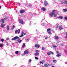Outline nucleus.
Returning <instances> with one entry per match:
<instances>
[{"instance_id":"nucleus-1","label":"nucleus","mask_w":67,"mask_h":67,"mask_svg":"<svg viewBox=\"0 0 67 67\" xmlns=\"http://www.w3.org/2000/svg\"><path fill=\"white\" fill-rule=\"evenodd\" d=\"M50 16H53V15H54V17H57V14H55L53 13H51L50 14Z\"/></svg>"},{"instance_id":"nucleus-2","label":"nucleus","mask_w":67,"mask_h":67,"mask_svg":"<svg viewBox=\"0 0 67 67\" xmlns=\"http://www.w3.org/2000/svg\"><path fill=\"white\" fill-rule=\"evenodd\" d=\"M65 1L64 2L63 1V0H61L60 1V2H61V4H63L64 3L65 4H67V1L65 0Z\"/></svg>"},{"instance_id":"nucleus-3","label":"nucleus","mask_w":67,"mask_h":67,"mask_svg":"<svg viewBox=\"0 0 67 67\" xmlns=\"http://www.w3.org/2000/svg\"><path fill=\"white\" fill-rule=\"evenodd\" d=\"M19 38V37L18 36H15V37L14 38H13L12 39V41H14V40H17V39H18Z\"/></svg>"},{"instance_id":"nucleus-4","label":"nucleus","mask_w":67,"mask_h":67,"mask_svg":"<svg viewBox=\"0 0 67 67\" xmlns=\"http://www.w3.org/2000/svg\"><path fill=\"white\" fill-rule=\"evenodd\" d=\"M19 21L20 23H21L22 24H24V21L23 20H22V19H20Z\"/></svg>"},{"instance_id":"nucleus-5","label":"nucleus","mask_w":67,"mask_h":67,"mask_svg":"<svg viewBox=\"0 0 67 67\" xmlns=\"http://www.w3.org/2000/svg\"><path fill=\"white\" fill-rule=\"evenodd\" d=\"M35 47H37V48H40V45H38V44H36L35 45Z\"/></svg>"},{"instance_id":"nucleus-6","label":"nucleus","mask_w":67,"mask_h":67,"mask_svg":"<svg viewBox=\"0 0 67 67\" xmlns=\"http://www.w3.org/2000/svg\"><path fill=\"white\" fill-rule=\"evenodd\" d=\"M49 66V64H44V67H48Z\"/></svg>"},{"instance_id":"nucleus-7","label":"nucleus","mask_w":67,"mask_h":67,"mask_svg":"<svg viewBox=\"0 0 67 67\" xmlns=\"http://www.w3.org/2000/svg\"><path fill=\"white\" fill-rule=\"evenodd\" d=\"M48 4V3H47V1H44V4L45 6H47Z\"/></svg>"},{"instance_id":"nucleus-8","label":"nucleus","mask_w":67,"mask_h":67,"mask_svg":"<svg viewBox=\"0 0 67 67\" xmlns=\"http://www.w3.org/2000/svg\"><path fill=\"white\" fill-rule=\"evenodd\" d=\"M25 11L24 10H21L20 12V13H24Z\"/></svg>"},{"instance_id":"nucleus-9","label":"nucleus","mask_w":67,"mask_h":67,"mask_svg":"<svg viewBox=\"0 0 67 67\" xmlns=\"http://www.w3.org/2000/svg\"><path fill=\"white\" fill-rule=\"evenodd\" d=\"M59 29L60 30H63V28L62 27V25H59Z\"/></svg>"},{"instance_id":"nucleus-10","label":"nucleus","mask_w":67,"mask_h":67,"mask_svg":"<svg viewBox=\"0 0 67 67\" xmlns=\"http://www.w3.org/2000/svg\"><path fill=\"white\" fill-rule=\"evenodd\" d=\"M41 10L43 11H45L46 10V8L44 7H42L41 8Z\"/></svg>"},{"instance_id":"nucleus-11","label":"nucleus","mask_w":67,"mask_h":67,"mask_svg":"<svg viewBox=\"0 0 67 67\" xmlns=\"http://www.w3.org/2000/svg\"><path fill=\"white\" fill-rule=\"evenodd\" d=\"M24 53L26 54H28L29 53V51L27 50H26L24 51Z\"/></svg>"},{"instance_id":"nucleus-12","label":"nucleus","mask_w":67,"mask_h":67,"mask_svg":"<svg viewBox=\"0 0 67 67\" xmlns=\"http://www.w3.org/2000/svg\"><path fill=\"white\" fill-rule=\"evenodd\" d=\"M34 54L35 56H38L39 55V53L38 52H36Z\"/></svg>"},{"instance_id":"nucleus-13","label":"nucleus","mask_w":67,"mask_h":67,"mask_svg":"<svg viewBox=\"0 0 67 67\" xmlns=\"http://www.w3.org/2000/svg\"><path fill=\"white\" fill-rule=\"evenodd\" d=\"M63 11L64 12H66V11H67V9L65 8V9H63Z\"/></svg>"},{"instance_id":"nucleus-14","label":"nucleus","mask_w":67,"mask_h":67,"mask_svg":"<svg viewBox=\"0 0 67 67\" xmlns=\"http://www.w3.org/2000/svg\"><path fill=\"white\" fill-rule=\"evenodd\" d=\"M57 18H59L60 19H63V16H61L59 17H57Z\"/></svg>"},{"instance_id":"nucleus-15","label":"nucleus","mask_w":67,"mask_h":67,"mask_svg":"<svg viewBox=\"0 0 67 67\" xmlns=\"http://www.w3.org/2000/svg\"><path fill=\"white\" fill-rule=\"evenodd\" d=\"M4 19H2L0 20V22H2V23H4Z\"/></svg>"},{"instance_id":"nucleus-16","label":"nucleus","mask_w":67,"mask_h":67,"mask_svg":"<svg viewBox=\"0 0 67 67\" xmlns=\"http://www.w3.org/2000/svg\"><path fill=\"white\" fill-rule=\"evenodd\" d=\"M25 46H26L25 43H24L22 46V48H24V47H25Z\"/></svg>"},{"instance_id":"nucleus-17","label":"nucleus","mask_w":67,"mask_h":67,"mask_svg":"<svg viewBox=\"0 0 67 67\" xmlns=\"http://www.w3.org/2000/svg\"><path fill=\"white\" fill-rule=\"evenodd\" d=\"M7 30H8V31H9V30H10V28H9V26H7Z\"/></svg>"},{"instance_id":"nucleus-18","label":"nucleus","mask_w":67,"mask_h":67,"mask_svg":"<svg viewBox=\"0 0 67 67\" xmlns=\"http://www.w3.org/2000/svg\"><path fill=\"white\" fill-rule=\"evenodd\" d=\"M1 27H2V28H3L4 27V24H2L1 25Z\"/></svg>"},{"instance_id":"nucleus-19","label":"nucleus","mask_w":67,"mask_h":67,"mask_svg":"<svg viewBox=\"0 0 67 67\" xmlns=\"http://www.w3.org/2000/svg\"><path fill=\"white\" fill-rule=\"evenodd\" d=\"M61 56V54H58L56 55L57 57H60Z\"/></svg>"},{"instance_id":"nucleus-20","label":"nucleus","mask_w":67,"mask_h":67,"mask_svg":"<svg viewBox=\"0 0 67 67\" xmlns=\"http://www.w3.org/2000/svg\"><path fill=\"white\" fill-rule=\"evenodd\" d=\"M55 38L56 40H58V38H59V37L57 36H55Z\"/></svg>"},{"instance_id":"nucleus-21","label":"nucleus","mask_w":67,"mask_h":67,"mask_svg":"<svg viewBox=\"0 0 67 67\" xmlns=\"http://www.w3.org/2000/svg\"><path fill=\"white\" fill-rule=\"evenodd\" d=\"M47 54L48 55H50L51 54V52H48L47 53Z\"/></svg>"},{"instance_id":"nucleus-22","label":"nucleus","mask_w":67,"mask_h":67,"mask_svg":"<svg viewBox=\"0 0 67 67\" xmlns=\"http://www.w3.org/2000/svg\"><path fill=\"white\" fill-rule=\"evenodd\" d=\"M51 31V30L50 29H48L47 30V32H49V31Z\"/></svg>"},{"instance_id":"nucleus-23","label":"nucleus","mask_w":67,"mask_h":67,"mask_svg":"<svg viewBox=\"0 0 67 67\" xmlns=\"http://www.w3.org/2000/svg\"><path fill=\"white\" fill-rule=\"evenodd\" d=\"M0 47L1 48L3 47V44L0 43Z\"/></svg>"},{"instance_id":"nucleus-24","label":"nucleus","mask_w":67,"mask_h":67,"mask_svg":"<svg viewBox=\"0 0 67 67\" xmlns=\"http://www.w3.org/2000/svg\"><path fill=\"white\" fill-rule=\"evenodd\" d=\"M7 18H8V17L7 16H5L4 17V20H5L7 19Z\"/></svg>"},{"instance_id":"nucleus-25","label":"nucleus","mask_w":67,"mask_h":67,"mask_svg":"<svg viewBox=\"0 0 67 67\" xmlns=\"http://www.w3.org/2000/svg\"><path fill=\"white\" fill-rule=\"evenodd\" d=\"M15 33H16V34H17V33H18V30H16L15 31Z\"/></svg>"},{"instance_id":"nucleus-26","label":"nucleus","mask_w":67,"mask_h":67,"mask_svg":"<svg viewBox=\"0 0 67 67\" xmlns=\"http://www.w3.org/2000/svg\"><path fill=\"white\" fill-rule=\"evenodd\" d=\"M18 53H19V51H16L15 52V54H18Z\"/></svg>"},{"instance_id":"nucleus-27","label":"nucleus","mask_w":67,"mask_h":67,"mask_svg":"<svg viewBox=\"0 0 67 67\" xmlns=\"http://www.w3.org/2000/svg\"><path fill=\"white\" fill-rule=\"evenodd\" d=\"M35 58L37 60H38V58L37 57H35Z\"/></svg>"},{"instance_id":"nucleus-28","label":"nucleus","mask_w":67,"mask_h":67,"mask_svg":"<svg viewBox=\"0 0 67 67\" xmlns=\"http://www.w3.org/2000/svg\"><path fill=\"white\" fill-rule=\"evenodd\" d=\"M48 33L49 34H51V35H52V33H51V31H49L48 32Z\"/></svg>"},{"instance_id":"nucleus-29","label":"nucleus","mask_w":67,"mask_h":67,"mask_svg":"<svg viewBox=\"0 0 67 67\" xmlns=\"http://www.w3.org/2000/svg\"><path fill=\"white\" fill-rule=\"evenodd\" d=\"M22 34H24V35H26V33H24V32H23L22 33Z\"/></svg>"},{"instance_id":"nucleus-30","label":"nucleus","mask_w":67,"mask_h":67,"mask_svg":"<svg viewBox=\"0 0 67 67\" xmlns=\"http://www.w3.org/2000/svg\"><path fill=\"white\" fill-rule=\"evenodd\" d=\"M42 50V51H44V49H45V48L44 47H42V48L41 49Z\"/></svg>"},{"instance_id":"nucleus-31","label":"nucleus","mask_w":67,"mask_h":67,"mask_svg":"<svg viewBox=\"0 0 67 67\" xmlns=\"http://www.w3.org/2000/svg\"><path fill=\"white\" fill-rule=\"evenodd\" d=\"M53 47H54V48H55V47H57V46L55 45H53Z\"/></svg>"},{"instance_id":"nucleus-32","label":"nucleus","mask_w":67,"mask_h":67,"mask_svg":"<svg viewBox=\"0 0 67 67\" xmlns=\"http://www.w3.org/2000/svg\"><path fill=\"white\" fill-rule=\"evenodd\" d=\"M29 63H30V62H31L32 60L31 59H29Z\"/></svg>"},{"instance_id":"nucleus-33","label":"nucleus","mask_w":67,"mask_h":67,"mask_svg":"<svg viewBox=\"0 0 67 67\" xmlns=\"http://www.w3.org/2000/svg\"><path fill=\"white\" fill-rule=\"evenodd\" d=\"M55 11H56L55 10H52V13H55Z\"/></svg>"},{"instance_id":"nucleus-34","label":"nucleus","mask_w":67,"mask_h":67,"mask_svg":"<svg viewBox=\"0 0 67 67\" xmlns=\"http://www.w3.org/2000/svg\"><path fill=\"white\" fill-rule=\"evenodd\" d=\"M64 19L65 20H67V16H66L65 17Z\"/></svg>"},{"instance_id":"nucleus-35","label":"nucleus","mask_w":67,"mask_h":67,"mask_svg":"<svg viewBox=\"0 0 67 67\" xmlns=\"http://www.w3.org/2000/svg\"><path fill=\"white\" fill-rule=\"evenodd\" d=\"M23 36V35L22 34L21 36H19V37H22Z\"/></svg>"},{"instance_id":"nucleus-36","label":"nucleus","mask_w":67,"mask_h":67,"mask_svg":"<svg viewBox=\"0 0 67 67\" xmlns=\"http://www.w3.org/2000/svg\"><path fill=\"white\" fill-rule=\"evenodd\" d=\"M18 31H19L18 32V34H19V33H20V31H20V29H19L18 30Z\"/></svg>"},{"instance_id":"nucleus-37","label":"nucleus","mask_w":67,"mask_h":67,"mask_svg":"<svg viewBox=\"0 0 67 67\" xmlns=\"http://www.w3.org/2000/svg\"><path fill=\"white\" fill-rule=\"evenodd\" d=\"M22 40H21L20 41H18V42H19V43H21V42H22Z\"/></svg>"},{"instance_id":"nucleus-38","label":"nucleus","mask_w":67,"mask_h":67,"mask_svg":"<svg viewBox=\"0 0 67 67\" xmlns=\"http://www.w3.org/2000/svg\"><path fill=\"white\" fill-rule=\"evenodd\" d=\"M40 64H42V65H43V63L41 61L40 62Z\"/></svg>"},{"instance_id":"nucleus-39","label":"nucleus","mask_w":67,"mask_h":67,"mask_svg":"<svg viewBox=\"0 0 67 67\" xmlns=\"http://www.w3.org/2000/svg\"><path fill=\"white\" fill-rule=\"evenodd\" d=\"M50 53H51V54H54V53H53V52H52V51L50 52Z\"/></svg>"},{"instance_id":"nucleus-40","label":"nucleus","mask_w":67,"mask_h":67,"mask_svg":"<svg viewBox=\"0 0 67 67\" xmlns=\"http://www.w3.org/2000/svg\"><path fill=\"white\" fill-rule=\"evenodd\" d=\"M1 41L2 42H4V40L3 39H2L1 40Z\"/></svg>"},{"instance_id":"nucleus-41","label":"nucleus","mask_w":67,"mask_h":67,"mask_svg":"<svg viewBox=\"0 0 67 67\" xmlns=\"http://www.w3.org/2000/svg\"><path fill=\"white\" fill-rule=\"evenodd\" d=\"M56 52L57 53V54H59V52L58 51H57Z\"/></svg>"},{"instance_id":"nucleus-42","label":"nucleus","mask_w":67,"mask_h":67,"mask_svg":"<svg viewBox=\"0 0 67 67\" xmlns=\"http://www.w3.org/2000/svg\"><path fill=\"white\" fill-rule=\"evenodd\" d=\"M42 62L43 63H44L45 62V60H42Z\"/></svg>"},{"instance_id":"nucleus-43","label":"nucleus","mask_w":67,"mask_h":67,"mask_svg":"<svg viewBox=\"0 0 67 67\" xmlns=\"http://www.w3.org/2000/svg\"><path fill=\"white\" fill-rule=\"evenodd\" d=\"M58 25H57L56 26V28H58Z\"/></svg>"},{"instance_id":"nucleus-44","label":"nucleus","mask_w":67,"mask_h":67,"mask_svg":"<svg viewBox=\"0 0 67 67\" xmlns=\"http://www.w3.org/2000/svg\"><path fill=\"white\" fill-rule=\"evenodd\" d=\"M48 38V37H46L45 38V39L46 40H47V39Z\"/></svg>"},{"instance_id":"nucleus-45","label":"nucleus","mask_w":67,"mask_h":67,"mask_svg":"<svg viewBox=\"0 0 67 67\" xmlns=\"http://www.w3.org/2000/svg\"><path fill=\"white\" fill-rule=\"evenodd\" d=\"M36 52H39V51H38V50H36Z\"/></svg>"},{"instance_id":"nucleus-46","label":"nucleus","mask_w":67,"mask_h":67,"mask_svg":"<svg viewBox=\"0 0 67 67\" xmlns=\"http://www.w3.org/2000/svg\"><path fill=\"white\" fill-rule=\"evenodd\" d=\"M20 38H19L18 39V40H17V41H20Z\"/></svg>"},{"instance_id":"nucleus-47","label":"nucleus","mask_w":67,"mask_h":67,"mask_svg":"<svg viewBox=\"0 0 67 67\" xmlns=\"http://www.w3.org/2000/svg\"><path fill=\"white\" fill-rule=\"evenodd\" d=\"M61 45L62 46H63V43H62L61 44Z\"/></svg>"},{"instance_id":"nucleus-48","label":"nucleus","mask_w":67,"mask_h":67,"mask_svg":"<svg viewBox=\"0 0 67 67\" xmlns=\"http://www.w3.org/2000/svg\"><path fill=\"white\" fill-rule=\"evenodd\" d=\"M56 60H53V62H56Z\"/></svg>"},{"instance_id":"nucleus-49","label":"nucleus","mask_w":67,"mask_h":67,"mask_svg":"<svg viewBox=\"0 0 67 67\" xmlns=\"http://www.w3.org/2000/svg\"><path fill=\"white\" fill-rule=\"evenodd\" d=\"M13 28H14V27H15V26H14V25H13Z\"/></svg>"},{"instance_id":"nucleus-50","label":"nucleus","mask_w":67,"mask_h":67,"mask_svg":"<svg viewBox=\"0 0 67 67\" xmlns=\"http://www.w3.org/2000/svg\"><path fill=\"white\" fill-rule=\"evenodd\" d=\"M6 40H9V38H7Z\"/></svg>"},{"instance_id":"nucleus-51","label":"nucleus","mask_w":67,"mask_h":67,"mask_svg":"<svg viewBox=\"0 0 67 67\" xmlns=\"http://www.w3.org/2000/svg\"><path fill=\"white\" fill-rule=\"evenodd\" d=\"M7 45H9V43H7Z\"/></svg>"},{"instance_id":"nucleus-52","label":"nucleus","mask_w":67,"mask_h":67,"mask_svg":"<svg viewBox=\"0 0 67 67\" xmlns=\"http://www.w3.org/2000/svg\"><path fill=\"white\" fill-rule=\"evenodd\" d=\"M65 52H67V50H64Z\"/></svg>"},{"instance_id":"nucleus-53","label":"nucleus","mask_w":67,"mask_h":67,"mask_svg":"<svg viewBox=\"0 0 67 67\" xmlns=\"http://www.w3.org/2000/svg\"><path fill=\"white\" fill-rule=\"evenodd\" d=\"M30 5H29L30 7H32V5H31V4H30Z\"/></svg>"},{"instance_id":"nucleus-54","label":"nucleus","mask_w":67,"mask_h":67,"mask_svg":"<svg viewBox=\"0 0 67 67\" xmlns=\"http://www.w3.org/2000/svg\"><path fill=\"white\" fill-rule=\"evenodd\" d=\"M1 6H0V9H1Z\"/></svg>"},{"instance_id":"nucleus-55","label":"nucleus","mask_w":67,"mask_h":67,"mask_svg":"<svg viewBox=\"0 0 67 67\" xmlns=\"http://www.w3.org/2000/svg\"><path fill=\"white\" fill-rule=\"evenodd\" d=\"M27 42H28V39H27Z\"/></svg>"},{"instance_id":"nucleus-56","label":"nucleus","mask_w":67,"mask_h":67,"mask_svg":"<svg viewBox=\"0 0 67 67\" xmlns=\"http://www.w3.org/2000/svg\"><path fill=\"white\" fill-rule=\"evenodd\" d=\"M16 43H18V42H17Z\"/></svg>"}]
</instances>
